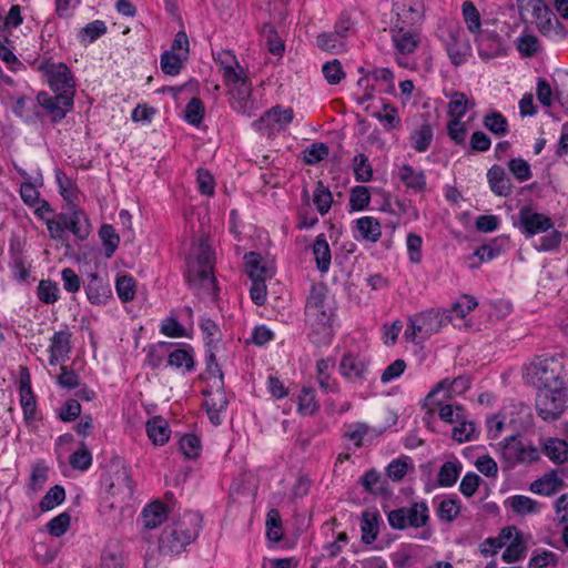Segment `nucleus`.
I'll list each match as a JSON object with an SVG mask.
<instances>
[{"label": "nucleus", "mask_w": 568, "mask_h": 568, "mask_svg": "<svg viewBox=\"0 0 568 568\" xmlns=\"http://www.w3.org/2000/svg\"><path fill=\"white\" fill-rule=\"evenodd\" d=\"M69 213L57 215L64 231H70L77 240L84 241L91 233V224L88 215L75 204H68Z\"/></svg>", "instance_id": "13"}, {"label": "nucleus", "mask_w": 568, "mask_h": 568, "mask_svg": "<svg viewBox=\"0 0 568 568\" xmlns=\"http://www.w3.org/2000/svg\"><path fill=\"white\" fill-rule=\"evenodd\" d=\"M313 255L316 267L321 273H327L331 266V248L325 234H318L313 243Z\"/></svg>", "instance_id": "27"}, {"label": "nucleus", "mask_w": 568, "mask_h": 568, "mask_svg": "<svg viewBox=\"0 0 568 568\" xmlns=\"http://www.w3.org/2000/svg\"><path fill=\"white\" fill-rule=\"evenodd\" d=\"M371 202V193L367 186L356 185L351 190L349 212L363 211Z\"/></svg>", "instance_id": "51"}, {"label": "nucleus", "mask_w": 568, "mask_h": 568, "mask_svg": "<svg viewBox=\"0 0 568 568\" xmlns=\"http://www.w3.org/2000/svg\"><path fill=\"white\" fill-rule=\"evenodd\" d=\"M72 333L65 326L64 329L55 332L50 338L49 364L54 366L69 359L72 351Z\"/></svg>", "instance_id": "14"}, {"label": "nucleus", "mask_w": 568, "mask_h": 568, "mask_svg": "<svg viewBox=\"0 0 568 568\" xmlns=\"http://www.w3.org/2000/svg\"><path fill=\"white\" fill-rule=\"evenodd\" d=\"M564 485V480L554 470L550 474L535 480L530 485V490L538 495L551 496L556 494Z\"/></svg>", "instance_id": "29"}, {"label": "nucleus", "mask_w": 568, "mask_h": 568, "mask_svg": "<svg viewBox=\"0 0 568 568\" xmlns=\"http://www.w3.org/2000/svg\"><path fill=\"white\" fill-rule=\"evenodd\" d=\"M368 78L373 80L371 84L372 91L390 93V69H375L371 72Z\"/></svg>", "instance_id": "59"}, {"label": "nucleus", "mask_w": 568, "mask_h": 568, "mask_svg": "<svg viewBox=\"0 0 568 568\" xmlns=\"http://www.w3.org/2000/svg\"><path fill=\"white\" fill-rule=\"evenodd\" d=\"M84 290L89 302L94 305L106 304L112 298L110 284L97 273L88 275Z\"/></svg>", "instance_id": "18"}, {"label": "nucleus", "mask_w": 568, "mask_h": 568, "mask_svg": "<svg viewBox=\"0 0 568 568\" xmlns=\"http://www.w3.org/2000/svg\"><path fill=\"white\" fill-rule=\"evenodd\" d=\"M38 298L44 304H54L60 298V290L55 282L41 280L37 287Z\"/></svg>", "instance_id": "53"}, {"label": "nucleus", "mask_w": 568, "mask_h": 568, "mask_svg": "<svg viewBox=\"0 0 568 568\" xmlns=\"http://www.w3.org/2000/svg\"><path fill=\"white\" fill-rule=\"evenodd\" d=\"M508 503L513 511L521 516L537 514L540 509L538 501L524 495H515Z\"/></svg>", "instance_id": "44"}, {"label": "nucleus", "mask_w": 568, "mask_h": 568, "mask_svg": "<svg viewBox=\"0 0 568 568\" xmlns=\"http://www.w3.org/2000/svg\"><path fill=\"white\" fill-rule=\"evenodd\" d=\"M429 519L428 507L424 501L414 503L410 507L393 509V528H420Z\"/></svg>", "instance_id": "11"}, {"label": "nucleus", "mask_w": 568, "mask_h": 568, "mask_svg": "<svg viewBox=\"0 0 568 568\" xmlns=\"http://www.w3.org/2000/svg\"><path fill=\"white\" fill-rule=\"evenodd\" d=\"M187 60L184 53H176L173 51H164L161 54L160 64L161 70L164 74L168 75H178L182 68L183 63Z\"/></svg>", "instance_id": "38"}, {"label": "nucleus", "mask_w": 568, "mask_h": 568, "mask_svg": "<svg viewBox=\"0 0 568 568\" xmlns=\"http://www.w3.org/2000/svg\"><path fill=\"white\" fill-rule=\"evenodd\" d=\"M471 379L467 375H460L454 379H442L426 396V403L429 404L443 392L445 397L452 398L455 395L464 394L470 387Z\"/></svg>", "instance_id": "17"}, {"label": "nucleus", "mask_w": 568, "mask_h": 568, "mask_svg": "<svg viewBox=\"0 0 568 568\" xmlns=\"http://www.w3.org/2000/svg\"><path fill=\"white\" fill-rule=\"evenodd\" d=\"M434 138L433 125L428 122L423 123L419 128L410 133L409 140L412 148L419 153L426 152L432 144Z\"/></svg>", "instance_id": "32"}, {"label": "nucleus", "mask_w": 568, "mask_h": 568, "mask_svg": "<svg viewBox=\"0 0 568 568\" xmlns=\"http://www.w3.org/2000/svg\"><path fill=\"white\" fill-rule=\"evenodd\" d=\"M365 491L372 495H384L386 491V481L382 478V474L375 468H371L364 473L359 479Z\"/></svg>", "instance_id": "39"}, {"label": "nucleus", "mask_w": 568, "mask_h": 568, "mask_svg": "<svg viewBox=\"0 0 568 568\" xmlns=\"http://www.w3.org/2000/svg\"><path fill=\"white\" fill-rule=\"evenodd\" d=\"M20 405L22 408L23 420L28 427L36 428L38 418L37 400L33 393L30 395H20Z\"/></svg>", "instance_id": "48"}, {"label": "nucleus", "mask_w": 568, "mask_h": 568, "mask_svg": "<svg viewBox=\"0 0 568 568\" xmlns=\"http://www.w3.org/2000/svg\"><path fill=\"white\" fill-rule=\"evenodd\" d=\"M38 69L47 77L49 87L55 94L74 99L75 81L71 70L64 63H53L49 59H44Z\"/></svg>", "instance_id": "8"}, {"label": "nucleus", "mask_w": 568, "mask_h": 568, "mask_svg": "<svg viewBox=\"0 0 568 568\" xmlns=\"http://www.w3.org/2000/svg\"><path fill=\"white\" fill-rule=\"evenodd\" d=\"M100 568H125L124 552L116 541L105 545L100 557Z\"/></svg>", "instance_id": "26"}, {"label": "nucleus", "mask_w": 568, "mask_h": 568, "mask_svg": "<svg viewBox=\"0 0 568 568\" xmlns=\"http://www.w3.org/2000/svg\"><path fill=\"white\" fill-rule=\"evenodd\" d=\"M223 81L225 85L230 89L235 85H240L241 83L250 81L246 71L240 63H236V67H226L225 71L222 73Z\"/></svg>", "instance_id": "63"}, {"label": "nucleus", "mask_w": 568, "mask_h": 568, "mask_svg": "<svg viewBox=\"0 0 568 568\" xmlns=\"http://www.w3.org/2000/svg\"><path fill=\"white\" fill-rule=\"evenodd\" d=\"M566 387L539 390L535 399V409L542 420H558L566 410Z\"/></svg>", "instance_id": "7"}, {"label": "nucleus", "mask_w": 568, "mask_h": 568, "mask_svg": "<svg viewBox=\"0 0 568 568\" xmlns=\"http://www.w3.org/2000/svg\"><path fill=\"white\" fill-rule=\"evenodd\" d=\"M55 181L59 194L68 204H74L73 200L77 192V184L61 169L55 170Z\"/></svg>", "instance_id": "46"}, {"label": "nucleus", "mask_w": 568, "mask_h": 568, "mask_svg": "<svg viewBox=\"0 0 568 568\" xmlns=\"http://www.w3.org/2000/svg\"><path fill=\"white\" fill-rule=\"evenodd\" d=\"M175 346V343L160 341L155 344L145 346L144 364L150 369H159L164 366V361L169 358V349Z\"/></svg>", "instance_id": "24"}, {"label": "nucleus", "mask_w": 568, "mask_h": 568, "mask_svg": "<svg viewBox=\"0 0 568 568\" xmlns=\"http://www.w3.org/2000/svg\"><path fill=\"white\" fill-rule=\"evenodd\" d=\"M37 103L32 101V99L27 97H20L17 99L12 106V112L23 119L24 121L29 122L32 121L33 116H39V113L36 111Z\"/></svg>", "instance_id": "58"}, {"label": "nucleus", "mask_w": 568, "mask_h": 568, "mask_svg": "<svg viewBox=\"0 0 568 568\" xmlns=\"http://www.w3.org/2000/svg\"><path fill=\"white\" fill-rule=\"evenodd\" d=\"M293 119L294 111L292 108L284 109L281 105H275L255 120L252 126L261 135L271 139L285 130L286 126L292 123Z\"/></svg>", "instance_id": "9"}, {"label": "nucleus", "mask_w": 568, "mask_h": 568, "mask_svg": "<svg viewBox=\"0 0 568 568\" xmlns=\"http://www.w3.org/2000/svg\"><path fill=\"white\" fill-rule=\"evenodd\" d=\"M65 499V490L62 486L55 485L51 487L40 500L42 511H48L59 506Z\"/></svg>", "instance_id": "60"}, {"label": "nucleus", "mask_w": 568, "mask_h": 568, "mask_svg": "<svg viewBox=\"0 0 568 568\" xmlns=\"http://www.w3.org/2000/svg\"><path fill=\"white\" fill-rule=\"evenodd\" d=\"M284 20L285 16L282 9L271 14V20L263 22L261 26V36H280L290 33V29L284 23Z\"/></svg>", "instance_id": "42"}, {"label": "nucleus", "mask_w": 568, "mask_h": 568, "mask_svg": "<svg viewBox=\"0 0 568 568\" xmlns=\"http://www.w3.org/2000/svg\"><path fill=\"white\" fill-rule=\"evenodd\" d=\"M69 464L73 469L81 471H85L91 467L92 454L83 442L81 443V447L70 455Z\"/></svg>", "instance_id": "57"}, {"label": "nucleus", "mask_w": 568, "mask_h": 568, "mask_svg": "<svg viewBox=\"0 0 568 568\" xmlns=\"http://www.w3.org/2000/svg\"><path fill=\"white\" fill-rule=\"evenodd\" d=\"M484 126L496 136H505L509 132L507 119L497 111L487 113L484 116Z\"/></svg>", "instance_id": "43"}, {"label": "nucleus", "mask_w": 568, "mask_h": 568, "mask_svg": "<svg viewBox=\"0 0 568 568\" xmlns=\"http://www.w3.org/2000/svg\"><path fill=\"white\" fill-rule=\"evenodd\" d=\"M168 517L166 507L161 501H153L142 510V521L145 528L154 529Z\"/></svg>", "instance_id": "30"}, {"label": "nucleus", "mask_w": 568, "mask_h": 568, "mask_svg": "<svg viewBox=\"0 0 568 568\" xmlns=\"http://www.w3.org/2000/svg\"><path fill=\"white\" fill-rule=\"evenodd\" d=\"M487 181L491 192L497 196L507 197L513 193V183L500 165H493L487 172Z\"/></svg>", "instance_id": "22"}, {"label": "nucleus", "mask_w": 568, "mask_h": 568, "mask_svg": "<svg viewBox=\"0 0 568 568\" xmlns=\"http://www.w3.org/2000/svg\"><path fill=\"white\" fill-rule=\"evenodd\" d=\"M449 316H444L439 311L427 310L409 317V325L404 333L407 342H415L416 338L425 341L438 333L446 324Z\"/></svg>", "instance_id": "6"}, {"label": "nucleus", "mask_w": 568, "mask_h": 568, "mask_svg": "<svg viewBox=\"0 0 568 568\" xmlns=\"http://www.w3.org/2000/svg\"><path fill=\"white\" fill-rule=\"evenodd\" d=\"M135 280L131 275H121L115 281V291L121 302L128 303L135 297Z\"/></svg>", "instance_id": "49"}, {"label": "nucleus", "mask_w": 568, "mask_h": 568, "mask_svg": "<svg viewBox=\"0 0 568 568\" xmlns=\"http://www.w3.org/2000/svg\"><path fill=\"white\" fill-rule=\"evenodd\" d=\"M371 428L365 423H352L344 426L342 435L344 449L348 453H355L365 446Z\"/></svg>", "instance_id": "19"}, {"label": "nucleus", "mask_w": 568, "mask_h": 568, "mask_svg": "<svg viewBox=\"0 0 568 568\" xmlns=\"http://www.w3.org/2000/svg\"><path fill=\"white\" fill-rule=\"evenodd\" d=\"M455 424L457 425L452 430V437L457 443L470 442L478 437L475 424L468 420L466 415L462 417V420H457Z\"/></svg>", "instance_id": "40"}, {"label": "nucleus", "mask_w": 568, "mask_h": 568, "mask_svg": "<svg viewBox=\"0 0 568 568\" xmlns=\"http://www.w3.org/2000/svg\"><path fill=\"white\" fill-rule=\"evenodd\" d=\"M354 175L358 182H368L372 180L373 170L365 154L358 153L353 159Z\"/></svg>", "instance_id": "62"}, {"label": "nucleus", "mask_w": 568, "mask_h": 568, "mask_svg": "<svg viewBox=\"0 0 568 568\" xmlns=\"http://www.w3.org/2000/svg\"><path fill=\"white\" fill-rule=\"evenodd\" d=\"M200 529L201 516L197 513L185 511L162 530L159 537L160 554L164 556L181 554L197 538Z\"/></svg>", "instance_id": "3"}, {"label": "nucleus", "mask_w": 568, "mask_h": 568, "mask_svg": "<svg viewBox=\"0 0 568 568\" xmlns=\"http://www.w3.org/2000/svg\"><path fill=\"white\" fill-rule=\"evenodd\" d=\"M564 364L555 357L538 356L525 368L524 378L539 390L565 387Z\"/></svg>", "instance_id": "4"}, {"label": "nucleus", "mask_w": 568, "mask_h": 568, "mask_svg": "<svg viewBox=\"0 0 568 568\" xmlns=\"http://www.w3.org/2000/svg\"><path fill=\"white\" fill-rule=\"evenodd\" d=\"M341 374L351 382H362L368 373L367 364L358 355L345 354L339 363Z\"/></svg>", "instance_id": "21"}, {"label": "nucleus", "mask_w": 568, "mask_h": 568, "mask_svg": "<svg viewBox=\"0 0 568 568\" xmlns=\"http://www.w3.org/2000/svg\"><path fill=\"white\" fill-rule=\"evenodd\" d=\"M103 484L112 496L122 495L123 497H131L133 495L130 467L119 457L110 462L108 471L103 476Z\"/></svg>", "instance_id": "10"}, {"label": "nucleus", "mask_w": 568, "mask_h": 568, "mask_svg": "<svg viewBox=\"0 0 568 568\" xmlns=\"http://www.w3.org/2000/svg\"><path fill=\"white\" fill-rule=\"evenodd\" d=\"M148 437L155 446H163L170 439L171 429L169 423L162 416H154L145 425Z\"/></svg>", "instance_id": "25"}, {"label": "nucleus", "mask_w": 568, "mask_h": 568, "mask_svg": "<svg viewBox=\"0 0 568 568\" xmlns=\"http://www.w3.org/2000/svg\"><path fill=\"white\" fill-rule=\"evenodd\" d=\"M173 369H182L184 374L195 369V352L192 345L180 343L169 349L166 365Z\"/></svg>", "instance_id": "15"}, {"label": "nucleus", "mask_w": 568, "mask_h": 568, "mask_svg": "<svg viewBox=\"0 0 568 568\" xmlns=\"http://www.w3.org/2000/svg\"><path fill=\"white\" fill-rule=\"evenodd\" d=\"M449 398L443 395V398L437 399L434 397L432 403L427 404L426 398L424 399V406L428 408V413L433 414L438 410V416L445 423L454 424L457 420H462V417L466 415L465 408L462 405H452L445 403Z\"/></svg>", "instance_id": "20"}, {"label": "nucleus", "mask_w": 568, "mask_h": 568, "mask_svg": "<svg viewBox=\"0 0 568 568\" xmlns=\"http://www.w3.org/2000/svg\"><path fill=\"white\" fill-rule=\"evenodd\" d=\"M379 515L372 511H364L362 515L361 529L362 541L366 545L373 544L378 535Z\"/></svg>", "instance_id": "37"}, {"label": "nucleus", "mask_w": 568, "mask_h": 568, "mask_svg": "<svg viewBox=\"0 0 568 568\" xmlns=\"http://www.w3.org/2000/svg\"><path fill=\"white\" fill-rule=\"evenodd\" d=\"M320 408L312 387H303L297 397V412L303 416H312Z\"/></svg>", "instance_id": "41"}, {"label": "nucleus", "mask_w": 568, "mask_h": 568, "mask_svg": "<svg viewBox=\"0 0 568 568\" xmlns=\"http://www.w3.org/2000/svg\"><path fill=\"white\" fill-rule=\"evenodd\" d=\"M460 513V501L456 498H445L439 503L437 516L440 520L450 523L457 518Z\"/></svg>", "instance_id": "56"}, {"label": "nucleus", "mask_w": 568, "mask_h": 568, "mask_svg": "<svg viewBox=\"0 0 568 568\" xmlns=\"http://www.w3.org/2000/svg\"><path fill=\"white\" fill-rule=\"evenodd\" d=\"M193 256L187 258V270L184 274L191 286H214L213 275L214 251L206 239H200L193 250Z\"/></svg>", "instance_id": "5"}, {"label": "nucleus", "mask_w": 568, "mask_h": 568, "mask_svg": "<svg viewBox=\"0 0 568 568\" xmlns=\"http://www.w3.org/2000/svg\"><path fill=\"white\" fill-rule=\"evenodd\" d=\"M478 54L483 59H493L506 53L500 38H475Z\"/></svg>", "instance_id": "34"}, {"label": "nucleus", "mask_w": 568, "mask_h": 568, "mask_svg": "<svg viewBox=\"0 0 568 568\" xmlns=\"http://www.w3.org/2000/svg\"><path fill=\"white\" fill-rule=\"evenodd\" d=\"M400 181L406 187L415 191L423 192L426 189V176L424 171L416 170L412 165L404 164L399 168L398 172Z\"/></svg>", "instance_id": "28"}, {"label": "nucleus", "mask_w": 568, "mask_h": 568, "mask_svg": "<svg viewBox=\"0 0 568 568\" xmlns=\"http://www.w3.org/2000/svg\"><path fill=\"white\" fill-rule=\"evenodd\" d=\"M513 225L525 236L531 239L537 234H544L532 243L538 252H554L559 248L562 234L554 227L551 217L537 212L531 205L519 209Z\"/></svg>", "instance_id": "2"}, {"label": "nucleus", "mask_w": 568, "mask_h": 568, "mask_svg": "<svg viewBox=\"0 0 568 568\" xmlns=\"http://www.w3.org/2000/svg\"><path fill=\"white\" fill-rule=\"evenodd\" d=\"M544 453L551 462L561 465L568 459V444L564 439L548 438Z\"/></svg>", "instance_id": "35"}, {"label": "nucleus", "mask_w": 568, "mask_h": 568, "mask_svg": "<svg viewBox=\"0 0 568 568\" xmlns=\"http://www.w3.org/2000/svg\"><path fill=\"white\" fill-rule=\"evenodd\" d=\"M445 48L450 62L460 65L471 55V44L468 38H446Z\"/></svg>", "instance_id": "23"}, {"label": "nucleus", "mask_w": 568, "mask_h": 568, "mask_svg": "<svg viewBox=\"0 0 568 568\" xmlns=\"http://www.w3.org/2000/svg\"><path fill=\"white\" fill-rule=\"evenodd\" d=\"M313 202L316 210L321 215H325L333 203V195L327 186L322 181L316 183V187L313 193Z\"/></svg>", "instance_id": "47"}, {"label": "nucleus", "mask_w": 568, "mask_h": 568, "mask_svg": "<svg viewBox=\"0 0 568 568\" xmlns=\"http://www.w3.org/2000/svg\"><path fill=\"white\" fill-rule=\"evenodd\" d=\"M507 166L513 176L519 182L528 181L532 175L530 164L521 158L511 159Z\"/></svg>", "instance_id": "64"}, {"label": "nucleus", "mask_w": 568, "mask_h": 568, "mask_svg": "<svg viewBox=\"0 0 568 568\" xmlns=\"http://www.w3.org/2000/svg\"><path fill=\"white\" fill-rule=\"evenodd\" d=\"M335 310L327 300L325 284H313L305 304V322L308 339L317 347L332 343Z\"/></svg>", "instance_id": "1"}, {"label": "nucleus", "mask_w": 568, "mask_h": 568, "mask_svg": "<svg viewBox=\"0 0 568 568\" xmlns=\"http://www.w3.org/2000/svg\"><path fill=\"white\" fill-rule=\"evenodd\" d=\"M205 114V108L201 99L199 98H192L184 109V119L185 121L193 125L199 126Z\"/></svg>", "instance_id": "50"}, {"label": "nucleus", "mask_w": 568, "mask_h": 568, "mask_svg": "<svg viewBox=\"0 0 568 568\" xmlns=\"http://www.w3.org/2000/svg\"><path fill=\"white\" fill-rule=\"evenodd\" d=\"M73 104L74 101L68 95H50L45 91L37 94V106H41L54 124L61 122L72 111Z\"/></svg>", "instance_id": "12"}, {"label": "nucleus", "mask_w": 568, "mask_h": 568, "mask_svg": "<svg viewBox=\"0 0 568 568\" xmlns=\"http://www.w3.org/2000/svg\"><path fill=\"white\" fill-rule=\"evenodd\" d=\"M303 154L306 164L315 165L328 156L329 148L323 142H314L305 148Z\"/></svg>", "instance_id": "52"}, {"label": "nucleus", "mask_w": 568, "mask_h": 568, "mask_svg": "<svg viewBox=\"0 0 568 568\" xmlns=\"http://www.w3.org/2000/svg\"><path fill=\"white\" fill-rule=\"evenodd\" d=\"M356 231L359 237L368 242H377L382 235L381 224L373 216H363L356 220Z\"/></svg>", "instance_id": "33"}, {"label": "nucleus", "mask_w": 568, "mask_h": 568, "mask_svg": "<svg viewBox=\"0 0 568 568\" xmlns=\"http://www.w3.org/2000/svg\"><path fill=\"white\" fill-rule=\"evenodd\" d=\"M473 106L474 103L469 104L465 93L454 92L452 94V100L448 103L447 113L450 116V120H462L468 109Z\"/></svg>", "instance_id": "45"}, {"label": "nucleus", "mask_w": 568, "mask_h": 568, "mask_svg": "<svg viewBox=\"0 0 568 568\" xmlns=\"http://www.w3.org/2000/svg\"><path fill=\"white\" fill-rule=\"evenodd\" d=\"M99 237L102 242L103 254L106 258L113 256L120 244V235L111 224H102L99 230Z\"/></svg>", "instance_id": "36"}, {"label": "nucleus", "mask_w": 568, "mask_h": 568, "mask_svg": "<svg viewBox=\"0 0 568 568\" xmlns=\"http://www.w3.org/2000/svg\"><path fill=\"white\" fill-rule=\"evenodd\" d=\"M180 450L187 459H194L200 456L202 444L199 436L195 434L183 435L179 443Z\"/></svg>", "instance_id": "54"}, {"label": "nucleus", "mask_w": 568, "mask_h": 568, "mask_svg": "<svg viewBox=\"0 0 568 568\" xmlns=\"http://www.w3.org/2000/svg\"><path fill=\"white\" fill-rule=\"evenodd\" d=\"M463 470V464L454 458L453 460L445 462L439 468L437 475V484L440 487H452L456 484Z\"/></svg>", "instance_id": "31"}, {"label": "nucleus", "mask_w": 568, "mask_h": 568, "mask_svg": "<svg viewBox=\"0 0 568 568\" xmlns=\"http://www.w3.org/2000/svg\"><path fill=\"white\" fill-rule=\"evenodd\" d=\"M246 273L251 280H264L266 267L262 263V256L256 252L244 255Z\"/></svg>", "instance_id": "55"}, {"label": "nucleus", "mask_w": 568, "mask_h": 568, "mask_svg": "<svg viewBox=\"0 0 568 568\" xmlns=\"http://www.w3.org/2000/svg\"><path fill=\"white\" fill-rule=\"evenodd\" d=\"M232 98V108L245 116H253L257 106L252 99V83L251 81L241 83L229 89Z\"/></svg>", "instance_id": "16"}, {"label": "nucleus", "mask_w": 568, "mask_h": 568, "mask_svg": "<svg viewBox=\"0 0 568 568\" xmlns=\"http://www.w3.org/2000/svg\"><path fill=\"white\" fill-rule=\"evenodd\" d=\"M322 73L331 85L338 84L346 75L339 60L337 59L325 62L322 67Z\"/></svg>", "instance_id": "61"}]
</instances>
